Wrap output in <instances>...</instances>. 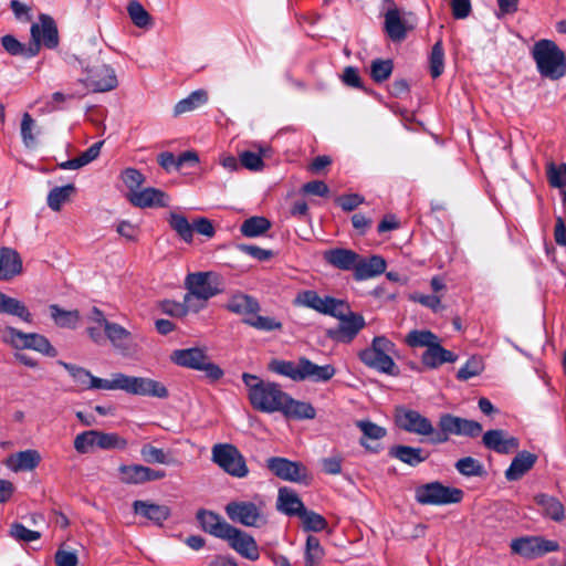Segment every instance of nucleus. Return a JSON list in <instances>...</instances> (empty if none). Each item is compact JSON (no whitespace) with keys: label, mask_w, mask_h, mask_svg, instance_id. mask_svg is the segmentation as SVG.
<instances>
[{"label":"nucleus","mask_w":566,"mask_h":566,"mask_svg":"<svg viewBox=\"0 0 566 566\" xmlns=\"http://www.w3.org/2000/svg\"><path fill=\"white\" fill-rule=\"evenodd\" d=\"M455 469L465 476H481L484 473L483 465L472 457H465L457 461Z\"/></svg>","instance_id":"e2e57ef3"},{"label":"nucleus","mask_w":566,"mask_h":566,"mask_svg":"<svg viewBox=\"0 0 566 566\" xmlns=\"http://www.w3.org/2000/svg\"><path fill=\"white\" fill-rule=\"evenodd\" d=\"M294 305L312 308L321 314L333 315L343 301L332 296L321 297L316 291L306 290L300 292L294 298Z\"/></svg>","instance_id":"2eb2a0df"},{"label":"nucleus","mask_w":566,"mask_h":566,"mask_svg":"<svg viewBox=\"0 0 566 566\" xmlns=\"http://www.w3.org/2000/svg\"><path fill=\"white\" fill-rule=\"evenodd\" d=\"M510 547L513 554L534 559L547 553L558 551L559 545L556 541L546 539L541 536H522L514 538Z\"/></svg>","instance_id":"9b49d317"},{"label":"nucleus","mask_w":566,"mask_h":566,"mask_svg":"<svg viewBox=\"0 0 566 566\" xmlns=\"http://www.w3.org/2000/svg\"><path fill=\"white\" fill-rule=\"evenodd\" d=\"M386 270V261L379 255H373L369 259H363L358 255V262L355 268V277L366 280L380 275Z\"/></svg>","instance_id":"473e14b6"},{"label":"nucleus","mask_w":566,"mask_h":566,"mask_svg":"<svg viewBox=\"0 0 566 566\" xmlns=\"http://www.w3.org/2000/svg\"><path fill=\"white\" fill-rule=\"evenodd\" d=\"M547 177L552 187L563 190L564 200L566 201V164L558 166L552 164L548 167Z\"/></svg>","instance_id":"bf43d9fd"},{"label":"nucleus","mask_w":566,"mask_h":566,"mask_svg":"<svg viewBox=\"0 0 566 566\" xmlns=\"http://www.w3.org/2000/svg\"><path fill=\"white\" fill-rule=\"evenodd\" d=\"M142 460L148 464L176 465L178 460L172 452L163 448H157L151 443H144L140 448Z\"/></svg>","instance_id":"72a5a7b5"},{"label":"nucleus","mask_w":566,"mask_h":566,"mask_svg":"<svg viewBox=\"0 0 566 566\" xmlns=\"http://www.w3.org/2000/svg\"><path fill=\"white\" fill-rule=\"evenodd\" d=\"M332 316L338 318L339 324L328 331V336L338 343H350L366 324L363 315L352 312L344 301L343 306H338Z\"/></svg>","instance_id":"1a4fd4ad"},{"label":"nucleus","mask_w":566,"mask_h":566,"mask_svg":"<svg viewBox=\"0 0 566 566\" xmlns=\"http://www.w3.org/2000/svg\"><path fill=\"white\" fill-rule=\"evenodd\" d=\"M269 370L285 376L293 381H301V357L296 363L283 359H273L269 363Z\"/></svg>","instance_id":"a19ab883"},{"label":"nucleus","mask_w":566,"mask_h":566,"mask_svg":"<svg viewBox=\"0 0 566 566\" xmlns=\"http://www.w3.org/2000/svg\"><path fill=\"white\" fill-rule=\"evenodd\" d=\"M242 381L247 387V396L251 407L263 413L280 412L289 419H314L315 408L305 401H300L285 392L281 385L263 380L256 375L243 373Z\"/></svg>","instance_id":"f257e3e1"},{"label":"nucleus","mask_w":566,"mask_h":566,"mask_svg":"<svg viewBox=\"0 0 566 566\" xmlns=\"http://www.w3.org/2000/svg\"><path fill=\"white\" fill-rule=\"evenodd\" d=\"M324 260L334 268L343 271L354 270L358 262V254L352 250L336 248L324 252Z\"/></svg>","instance_id":"393cba45"},{"label":"nucleus","mask_w":566,"mask_h":566,"mask_svg":"<svg viewBox=\"0 0 566 566\" xmlns=\"http://www.w3.org/2000/svg\"><path fill=\"white\" fill-rule=\"evenodd\" d=\"M160 308L163 313L175 316L182 317L188 314V312H198L202 308V304H195L186 301V295L184 296V302L178 303L175 301H164L160 303Z\"/></svg>","instance_id":"c03bdc74"},{"label":"nucleus","mask_w":566,"mask_h":566,"mask_svg":"<svg viewBox=\"0 0 566 566\" xmlns=\"http://www.w3.org/2000/svg\"><path fill=\"white\" fill-rule=\"evenodd\" d=\"M243 323L251 327H254L255 329L264 332H271L282 328V323L276 321L274 317L261 316L258 315V313L253 314L252 316L244 317Z\"/></svg>","instance_id":"5fc2aeb1"},{"label":"nucleus","mask_w":566,"mask_h":566,"mask_svg":"<svg viewBox=\"0 0 566 566\" xmlns=\"http://www.w3.org/2000/svg\"><path fill=\"white\" fill-rule=\"evenodd\" d=\"M303 523V528L307 532H321L327 527V521L321 514L304 510L301 511V515L298 516Z\"/></svg>","instance_id":"864d4df0"},{"label":"nucleus","mask_w":566,"mask_h":566,"mask_svg":"<svg viewBox=\"0 0 566 566\" xmlns=\"http://www.w3.org/2000/svg\"><path fill=\"white\" fill-rule=\"evenodd\" d=\"M268 469L279 479L290 482H303L307 478V469L301 462L286 458L273 457L266 461Z\"/></svg>","instance_id":"4468645a"},{"label":"nucleus","mask_w":566,"mask_h":566,"mask_svg":"<svg viewBox=\"0 0 566 566\" xmlns=\"http://www.w3.org/2000/svg\"><path fill=\"white\" fill-rule=\"evenodd\" d=\"M482 442L485 448L501 454H507L518 449L520 442L513 436L501 429L489 430L483 434Z\"/></svg>","instance_id":"6ab92c4d"},{"label":"nucleus","mask_w":566,"mask_h":566,"mask_svg":"<svg viewBox=\"0 0 566 566\" xmlns=\"http://www.w3.org/2000/svg\"><path fill=\"white\" fill-rule=\"evenodd\" d=\"M135 376H128L122 373L112 374L108 379V390H123L134 395Z\"/></svg>","instance_id":"680f3d73"},{"label":"nucleus","mask_w":566,"mask_h":566,"mask_svg":"<svg viewBox=\"0 0 566 566\" xmlns=\"http://www.w3.org/2000/svg\"><path fill=\"white\" fill-rule=\"evenodd\" d=\"M535 501L542 507L543 514L546 517L555 522L564 520V506L557 499L546 494H538L535 496Z\"/></svg>","instance_id":"79ce46f5"},{"label":"nucleus","mask_w":566,"mask_h":566,"mask_svg":"<svg viewBox=\"0 0 566 566\" xmlns=\"http://www.w3.org/2000/svg\"><path fill=\"white\" fill-rule=\"evenodd\" d=\"M439 430L434 438L430 439L432 443H444L451 434L475 438L481 434L483 428L481 423L474 420L464 419L450 413H444L439 419Z\"/></svg>","instance_id":"423d86ee"},{"label":"nucleus","mask_w":566,"mask_h":566,"mask_svg":"<svg viewBox=\"0 0 566 566\" xmlns=\"http://www.w3.org/2000/svg\"><path fill=\"white\" fill-rule=\"evenodd\" d=\"M463 491L458 488L446 486L440 482H431L416 489V500L424 505H446L459 503L463 499Z\"/></svg>","instance_id":"9d476101"},{"label":"nucleus","mask_w":566,"mask_h":566,"mask_svg":"<svg viewBox=\"0 0 566 566\" xmlns=\"http://www.w3.org/2000/svg\"><path fill=\"white\" fill-rule=\"evenodd\" d=\"M51 317L59 327L75 328L80 321V313L76 310L65 311L56 304L50 305Z\"/></svg>","instance_id":"37998d69"},{"label":"nucleus","mask_w":566,"mask_h":566,"mask_svg":"<svg viewBox=\"0 0 566 566\" xmlns=\"http://www.w3.org/2000/svg\"><path fill=\"white\" fill-rule=\"evenodd\" d=\"M120 178H122L123 182L125 184V186L128 188L129 192L137 191L138 188L145 181L144 175L139 170L134 169V168L125 169L122 172Z\"/></svg>","instance_id":"338daca9"},{"label":"nucleus","mask_w":566,"mask_h":566,"mask_svg":"<svg viewBox=\"0 0 566 566\" xmlns=\"http://www.w3.org/2000/svg\"><path fill=\"white\" fill-rule=\"evenodd\" d=\"M23 348L33 349L51 357L56 355V350L49 339L36 333H25Z\"/></svg>","instance_id":"49530a36"},{"label":"nucleus","mask_w":566,"mask_h":566,"mask_svg":"<svg viewBox=\"0 0 566 566\" xmlns=\"http://www.w3.org/2000/svg\"><path fill=\"white\" fill-rule=\"evenodd\" d=\"M484 369L483 360L480 356H471L467 363L458 370L457 378L460 380H469L479 376Z\"/></svg>","instance_id":"4d7b16f0"},{"label":"nucleus","mask_w":566,"mask_h":566,"mask_svg":"<svg viewBox=\"0 0 566 566\" xmlns=\"http://www.w3.org/2000/svg\"><path fill=\"white\" fill-rule=\"evenodd\" d=\"M24 336L25 333H22L11 326H6L1 329L2 342L11 345L14 348H23Z\"/></svg>","instance_id":"774afa93"},{"label":"nucleus","mask_w":566,"mask_h":566,"mask_svg":"<svg viewBox=\"0 0 566 566\" xmlns=\"http://www.w3.org/2000/svg\"><path fill=\"white\" fill-rule=\"evenodd\" d=\"M30 54L38 55L42 46L53 50L59 46L60 36L56 22L49 15L41 13L30 29Z\"/></svg>","instance_id":"0eeeda50"},{"label":"nucleus","mask_w":566,"mask_h":566,"mask_svg":"<svg viewBox=\"0 0 566 566\" xmlns=\"http://www.w3.org/2000/svg\"><path fill=\"white\" fill-rule=\"evenodd\" d=\"M277 509L286 515H301L305 506L298 495L290 488L283 486L279 490Z\"/></svg>","instance_id":"f704fd0d"},{"label":"nucleus","mask_w":566,"mask_h":566,"mask_svg":"<svg viewBox=\"0 0 566 566\" xmlns=\"http://www.w3.org/2000/svg\"><path fill=\"white\" fill-rule=\"evenodd\" d=\"M395 419L397 426L406 432L430 437V439L438 433L432 422L417 410L398 407Z\"/></svg>","instance_id":"f8f14e48"},{"label":"nucleus","mask_w":566,"mask_h":566,"mask_svg":"<svg viewBox=\"0 0 566 566\" xmlns=\"http://www.w3.org/2000/svg\"><path fill=\"white\" fill-rule=\"evenodd\" d=\"M271 228V222L265 217H251L241 224V233L247 238H255L265 233Z\"/></svg>","instance_id":"de8ad7c7"},{"label":"nucleus","mask_w":566,"mask_h":566,"mask_svg":"<svg viewBox=\"0 0 566 566\" xmlns=\"http://www.w3.org/2000/svg\"><path fill=\"white\" fill-rule=\"evenodd\" d=\"M396 352V345L385 336H376L371 345L359 352L360 361L369 368L390 376L399 374L391 355Z\"/></svg>","instance_id":"7ed1b4c3"},{"label":"nucleus","mask_w":566,"mask_h":566,"mask_svg":"<svg viewBox=\"0 0 566 566\" xmlns=\"http://www.w3.org/2000/svg\"><path fill=\"white\" fill-rule=\"evenodd\" d=\"M108 340L125 357H135L139 352L132 334L117 324L108 323Z\"/></svg>","instance_id":"a211bd4d"},{"label":"nucleus","mask_w":566,"mask_h":566,"mask_svg":"<svg viewBox=\"0 0 566 566\" xmlns=\"http://www.w3.org/2000/svg\"><path fill=\"white\" fill-rule=\"evenodd\" d=\"M127 12L129 14L130 20L136 27L142 29H148L153 25L150 14L138 1H130L127 7Z\"/></svg>","instance_id":"3c124183"},{"label":"nucleus","mask_w":566,"mask_h":566,"mask_svg":"<svg viewBox=\"0 0 566 566\" xmlns=\"http://www.w3.org/2000/svg\"><path fill=\"white\" fill-rule=\"evenodd\" d=\"M208 102V93L206 90H196L191 92L187 97L179 101L174 107V115L179 116L181 114L195 111L201 105Z\"/></svg>","instance_id":"ea45409f"},{"label":"nucleus","mask_w":566,"mask_h":566,"mask_svg":"<svg viewBox=\"0 0 566 566\" xmlns=\"http://www.w3.org/2000/svg\"><path fill=\"white\" fill-rule=\"evenodd\" d=\"M22 260L15 250L0 249V281L12 280L22 273Z\"/></svg>","instance_id":"5701e85b"},{"label":"nucleus","mask_w":566,"mask_h":566,"mask_svg":"<svg viewBox=\"0 0 566 566\" xmlns=\"http://www.w3.org/2000/svg\"><path fill=\"white\" fill-rule=\"evenodd\" d=\"M134 395L165 399L168 397L169 392L166 386L160 381L146 377H136Z\"/></svg>","instance_id":"e433bc0d"},{"label":"nucleus","mask_w":566,"mask_h":566,"mask_svg":"<svg viewBox=\"0 0 566 566\" xmlns=\"http://www.w3.org/2000/svg\"><path fill=\"white\" fill-rule=\"evenodd\" d=\"M223 539L227 541L230 547L242 557L252 562L259 559V546L255 539L248 533L232 526Z\"/></svg>","instance_id":"dca6fc26"},{"label":"nucleus","mask_w":566,"mask_h":566,"mask_svg":"<svg viewBox=\"0 0 566 566\" xmlns=\"http://www.w3.org/2000/svg\"><path fill=\"white\" fill-rule=\"evenodd\" d=\"M269 153V147L260 146L259 153L244 150L240 153V164L251 171H260L264 167L263 157Z\"/></svg>","instance_id":"09e8293b"},{"label":"nucleus","mask_w":566,"mask_h":566,"mask_svg":"<svg viewBox=\"0 0 566 566\" xmlns=\"http://www.w3.org/2000/svg\"><path fill=\"white\" fill-rule=\"evenodd\" d=\"M226 307L230 312L243 316V318L259 313L261 308L256 298L243 293L232 295Z\"/></svg>","instance_id":"cd10ccee"},{"label":"nucleus","mask_w":566,"mask_h":566,"mask_svg":"<svg viewBox=\"0 0 566 566\" xmlns=\"http://www.w3.org/2000/svg\"><path fill=\"white\" fill-rule=\"evenodd\" d=\"M429 70L432 78L439 77L444 71V51L441 40L437 41L431 49Z\"/></svg>","instance_id":"603ef678"},{"label":"nucleus","mask_w":566,"mask_h":566,"mask_svg":"<svg viewBox=\"0 0 566 566\" xmlns=\"http://www.w3.org/2000/svg\"><path fill=\"white\" fill-rule=\"evenodd\" d=\"M532 55L542 76L558 80L566 74L565 54L555 42L551 40L536 42Z\"/></svg>","instance_id":"f03ea898"},{"label":"nucleus","mask_w":566,"mask_h":566,"mask_svg":"<svg viewBox=\"0 0 566 566\" xmlns=\"http://www.w3.org/2000/svg\"><path fill=\"white\" fill-rule=\"evenodd\" d=\"M120 480L128 484H140L145 482V465L133 464L119 468Z\"/></svg>","instance_id":"13d9d810"},{"label":"nucleus","mask_w":566,"mask_h":566,"mask_svg":"<svg viewBox=\"0 0 566 566\" xmlns=\"http://www.w3.org/2000/svg\"><path fill=\"white\" fill-rule=\"evenodd\" d=\"M0 314L17 316L23 322L31 323L33 317L23 302L0 291Z\"/></svg>","instance_id":"c9c22d12"},{"label":"nucleus","mask_w":566,"mask_h":566,"mask_svg":"<svg viewBox=\"0 0 566 566\" xmlns=\"http://www.w3.org/2000/svg\"><path fill=\"white\" fill-rule=\"evenodd\" d=\"M389 455L410 467H417L428 459L429 453L421 448L398 444L389 449Z\"/></svg>","instance_id":"7c9ffc66"},{"label":"nucleus","mask_w":566,"mask_h":566,"mask_svg":"<svg viewBox=\"0 0 566 566\" xmlns=\"http://www.w3.org/2000/svg\"><path fill=\"white\" fill-rule=\"evenodd\" d=\"M537 457L528 451L518 452L511 462V465L505 471V478L507 481L520 480L527 471H530Z\"/></svg>","instance_id":"c756f323"},{"label":"nucleus","mask_w":566,"mask_h":566,"mask_svg":"<svg viewBox=\"0 0 566 566\" xmlns=\"http://www.w3.org/2000/svg\"><path fill=\"white\" fill-rule=\"evenodd\" d=\"M170 360L180 367L205 371L211 380H219L223 376V370L210 360L203 347L175 349Z\"/></svg>","instance_id":"20e7f679"},{"label":"nucleus","mask_w":566,"mask_h":566,"mask_svg":"<svg viewBox=\"0 0 566 566\" xmlns=\"http://www.w3.org/2000/svg\"><path fill=\"white\" fill-rule=\"evenodd\" d=\"M324 556L325 551L319 539L316 536L310 535L306 539L305 564H319Z\"/></svg>","instance_id":"052dcab7"},{"label":"nucleus","mask_w":566,"mask_h":566,"mask_svg":"<svg viewBox=\"0 0 566 566\" xmlns=\"http://www.w3.org/2000/svg\"><path fill=\"white\" fill-rule=\"evenodd\" d=\"M74 192L75 187L72 184L63 187H55L48 195V206L53 211H59L62 205L65 203Z\"/></svg>","instance_id":"8fccbe9b"},{"label":"nucleus","mask_w":566,"mask_h":566,"mask_svg":"<svg viewBox=\"0 0 566 566\" xmlns=\"http://www.w3.org/2000/svg\"><path fill=\"white\" fill-rule=\"evenodd\" d=\"M103 145L104 140H99L93 144L90 148H87L76 158L60 163L59 168L63 170H75L88 165L99 156Z\"/></svg>","instance_id":"58836bf2"},{"label":"nucleus","mask_w":566,"mask_h":566,"mask_svg":"<svg viewBox=\"0 0 566 566\" xmlns=\"http://www.w3.org/2000/svg\"><path fill=\"white\" fill-rule=\"evenodd\" d=\"M356 426L361 430L363 438L359 440L360 446H363L366 450L377 453L379 451L378 444H371L367 442V439L370 440H380L382 439L387 431L385 428L369 421V420H360L357 421Z\"/></svg>","instance_id":"4c0bfd02"},{"label":"nucleus","mask_w":566,"mask_h":566,"mask_svg":"<svg viewBox=\"0 0 566 566\" xmlns=\"http://www.w3.org/2000/svg\"><path fill=\"white\" fill-rule=\"evenodd\" d=\"M336 374V368L331 365H316L306 357H301V381L326 382Z\"/></svg>","instance_id":"aec40b11"},{"label":"nucleus","mask_w":566,"mask_h":566,"mask_svg":"<svg viewBox=\"0 0 566 566\" xmlns=\"http://www.w3.org/2000/svg\"><path fill=\"white\" fill-rule=\"evenodd\" d=\"M74 448L78 453L93 452L96 449H106V434L90 430L76 436Z\"/></svg>","instance_id":"2f4dec72"},{"label":"nucleus","mask_w":566,"mask_h":566,"mask_svg":"<svg viewBox=\"0 0 566 566\" xmlns=\"http://www.w3.org/2000/svg\"><path fill=\"white\" fill-rule=\"evenodd\" d=\"M392 69L391 60H375L370 66V76L375 82L381 83L391 75Z\"/></svg>","instance_id":"0e129e2a"},{"label":"nucleus","mask_w":566,"mask_h":566,"mask_svg":"<svg viewBox=\"0 0 566 566\" xmlns=\"http://www.w3.org/2000/svg\"><path fill=\"white\" fill-rule=\"evenodd\" d=\"M211 460L231 476L242 479L249 474L243 454L231 443H217L211 449Z\"/></svg>","instance_id":"39448f33"},{"label":"nucleus","mask_w":566,"mask_h":566,"mask_svg":"<svg viewBox=\"0 0 566 566\" xmlns=\"http://www.w3.org/2000/svg\"><path fill=\"white\" fill-rule=\"evenodd\" d=\"M406 20L397 8L388 9L385 13L384 31L392 42H401L408 33Z\"/></svg>","instance_id":"4be33fe9"},{"label":"nucleus","mask_w":566,"mask_h":566,"mask_svg":"<svg viewBox=\"0 0 566 566\" xmlns=\"http://www.w3.org/2000/svg\"><path fill=\"white\" fill-rule=\"evenodd\" d=\"M185 284L188 290L185 294L186 301L202 304V308L210 297L219 294L221 291L217 283V276L210 272L188 274Z\"/></svg>","instance_id":"6e6552de"},{"label":"nucleus","mask_w":566,"mask_h":566,"mask_svg":"<svg viewBox=\"0 0 566 566\" xmlns=\"http://www.w3.org/2000/svg\"><path fill=\"white\" fill-rule=\"evenodd\" d=\"M1 43L4 50L11 55H22L27 59L35 56L34 54H30L29 45L22 44L13 35L8 34L2 36Z\"/></svg>","instance_id":"69168bd1"},{"label":"nucleus","mask_w":566,"mask_h":566,"mask_svg":"<svg viewBox=\"0 0 566 566\" xmlns=\"http://www.w3.org/2000/svg\"><path fill=\"white\" fill-rule=\"evenodd\" d=\"M133 507L136 514L144 516L157 525H161L170 516V509L167 505L138 500L134 502Z\"/></svg>","instance_id":"c85d7f7f"},{"label":"nucleus","mask_w":566,"mask_h":566,"mask_svg":"<svg viewBox=\"0 0 566 566\" xmlns=\"http://www.w3.org/2000/svg\"><path fill=\"white\" fill-rule=\"evenodd\" d=\"M127 199L133 206L138 208H159L169 205V196L163 190L153 187L128 192Z\"/></svg>","instance_id":"f3484780"},{"label":"nucleus","mask_w":566,"mask_h":566,"mask_svg":"<svg viewBox=\"0 0 566 566\" xmlns=\"http://www.w3.org/2000/svg\"><path fill=\"white\" fill-rule=\"evenodd\" d=\"M457 359L458 356L451 350L443 348L439 339L428 347L421 357L422 364L432 369L438 368L444 363H454Z\"/></svg>","instance_id":"a878e982"},{"label":"nucleus","mask_w":566,"mask_h":566,"mask_svg":"<svg viewBox=\"0 0 566 566\" xmlns=\"http://www.w3.org/2000/svg\"><path fill=\"white\" fill-rule=\"evenodd\" d=\"M226 513L235 523L248 527H260L266 523L262 507L250 501H233L227 504Z\"/></svg>","instance_id":"ddd939ff"},{"label":"nucleus","mask_w":566,"mask_h":566,"mask_svg":"<svg viewBox=\"0 0 566 566\" xmlns=\"http://www.w3.org/2000/svg\"><path fill=\"white\" fill-rule=\"evenodd\" d=\"M439 338L430 331L413 329L406 336V343L410 347H430Z\"/></svg>","instance_id":"6e6d98bb"},{"label":"nucleus","mask_w":566,"mask_h":566,"mask_svg":"<svg viewBox=\"0 0 566 566\" xmlns=\"http://www.w3.org/2000/svg\"><path fill=\"white\" fill-rule=\"evenodd\" d=\"M168 223L170 228L187 243L193 240V224H190L187 218L182 214L171 212L169 214Z\"/></svg>","instance_id":"a18cd8bd"},{"label":"nucleus","mask_w":566,"mask_h":566,"mask_svg":"<svg viewBox=\"0 0 566 566\" xmlns=\"http://www.w3.org/2000/svg\"><path fill=\"white\" fill-rule=\"evenodd\" d=\"M197 520L205 532L222 539L232 527L231 524L212 511L199 510L197 512Z\"/></svg>","instance_id":"412c9836"},{"label":"nucleus","mask_w":566,"mask_h":566,"mask_svg":"<svg viewBox=\"0 0 566 566\" xmlns=\"http://www.w3.org/2000/svg\"><path fill=\"white\" fill-rule=\"evenodd\" d=\"M41 461L40 453L34 449H28L9 455L4 464L13 472L32 471Z\"/></svg>","instance_id":"b1692460"},{"label":"nucleus","mask_w":566,"mask_h":566,"mask_svg":"<svg viewBox=\"0 0 566 566\" xmlns=\"http://www.w3.org/2000/svg\"><path fill=\"white\" fill-rule=\"evenodd\" d=\"M59 364L69 371L77 387L82 390L106 387V381L104 379L92 376L86 369L82 367L67 364L62 360H60Z\"/></svg>","instance_id":"bb28decb"}]
</instances>
